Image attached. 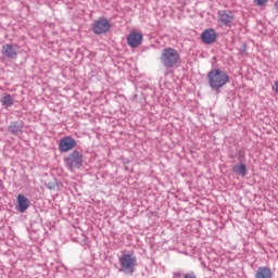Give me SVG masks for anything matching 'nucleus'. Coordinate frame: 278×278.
Instances as JSON below:
<instances>
[{
	"instance_id": "4",
	"label": "nucleus",
	"mask_w": 278,
	"mask_h": 278,
	"mask_svg": "<svg viewBox=\"0 0 278 278\" xmlns=\"http://www.w3.org/2000/svg\"><path fill=\"white\" fill-rule=\"evenodd\" d=\"M65 166L68 170H75V168H81L84 164V154L77 150H74L67 157L64 159Z\"/></svg>"
},
{
	"instance_id": "16",
	"label": "nucleus",
	"mask_w": 278,
	"mask_h": 278,
	"mask_svg": "<svg viewBox=\"0 0 278 278\" xmlns=\"http://www.w3.org/2000/svg\"><path fill=\"white\" fill-rule=\"evenodd\" d=\"M254 3L256 5H265V3H268V0H254Z\"/></svg>"
},
{
	"instance_id": "11",
	"label": "nucleus",
	"mask_w": 278,
	"mask_h": 278,
	"mask_svg": "<svg viewBox=\"0 0 278 278\" xmlns=\"http://www.w3.org/2000/svg\"><path fill=\"white\" fill-rule=\"evenodd\" d=\"M218 21L219 23H223V25H226L227 27H229V25L233 23V14L227 11H219Z\"/></svg>"
},
{
	"instance_id": "10",
	"label": "nucleus",
	"mask_w": 278,
	"mask_h": 278,
	"mask_svg": "<svg viewBox=\"0 0 278 278\" xmlns=\"http://www.w3.org/2000/svg\"><path fill=\"white\" fill-rule=\"evenodd\" d=\"M2 55L12 60L16 59L18 56L16 46L10 43L2 46Z\"/></svg>"
},
{
	"instance_id": "3",
	"label": "nucleus",
	"mask_w": 278,
	"mask_h": 278,
	"mask_svg": "<svg viewBox=\"0 0 278 278\" xmlns=\"http://www.w3.org/2000/svg\"><path fill=\"white\" fill-rule=\"evenodd\" d=\"M137 264L138 258H136V254L134 252L124 253L119 258V266L123 273H129V275H134Z\"/></svg>"
},
{
	"instance_id": "18",
	"label": "nucleus",
	"mask_w": 278,
	"mask_h": 278,
	"mask_svg": "<svg viewBox=\"0 0 278 278\" xmlns=\"http://www.w3.org/2000/svg\"><path fill=\"white\" fill-rule=\"evenodd\" d=\"M185 278H197V275H194L193 273H188L185 275Z\"/></svg>"
},
{
	"instance_id": "9",
	"label": "nucleus",
	"mask_w": 278,
	"mask_h": 278,
	"mask_svg": "<svg viewBox=\"0 0 278 278\" xmlns=\"http://www.w3.org/2000/svg\"><path fill=\"white\" fill-rule=\"evenodd\" d=\"M17 212H21V214H25L27 210H29V199L25 197L24 194L17 195V205H16Z\"/></svg>"
},
{
	"instance_id": "15",
	"label": "nucleus",
	"mask_w": 278,
	"mask_h": 278,
	"mask_svg": "<svg viewBox=\"0 0 278 278\" xmlns=\"http://www.w3.org/2000/svg\"><path fill=\"white\" fill-rule=\"evenodd\" d=\"M232 172L236 175H241V177H247V165H244V164L235 165L232 167Z\"/></svg>"
},
{
	"instance_id": "13",
	"label": "nucleus",
	"mask_w": 278,
	"mask_h": 278,
	"mask_svg": "<svg viewBox=\"0 0 278 278\" xmlns=\"http://www.w3.org/2000/svg\"><path fill=\"white\" fill-rule=\"evenodd\" d=\"M255 278H273V271L268 267H260L255 274Z\"/></svg>"
},
{
	"instance_id": "19",
	"label": "nucleus",
	"mask_w": 278,
	"mask_h": 278,
	"mask_svg": "<svg viewBox=\"0 0 278 278\" xmlns=\"http://www.w3.org/2000/svg\"><path fill=\"white\" fill-rule=\"evenodd\" d=\"M181 277V274H175V278Z\"/></svg>"
},
{
	"instance_id": "2",
	"label": "nucleus",
	"mask_w": 278,
	"mask_h": 278,
	"mask_svg": "<svg viewBox=\"0 0 278 278\" xmlns=\"http://www.w3.org/2000/svg\"><path fill=\"white\" fill-rule=\"evenodd\" d=\"M179 52L174 48H165L161 53V62L165 68H173L179 64Z\"/></svg>"
},
{
	"instance_id": "14",
	"label": "nucleus",
	"mask_w": 278,
	"mask_h": 278,
	"mask_svg": "<svg viewBox=\"0 0 278 278\" xmlns=\"http://www.w3.org/2000/svg\"><path fill=\"white\" fill-rule=\"evenodd\" d=\"M0 101L4 108H11V105H14V98L9 93H3Z\"/></svg>"
},
{
	"instance_id": "7",
	"label": "nucleus",
	"mask_w": 278,
	"mask_h": 278,
	"mask_svg": "<svg viewBox=\"0 0 278 278\" xmlns=\"http://www.w3.org/2000/svg\"><path fill=\"white\" fill-rule=\"evenodd\" d=\"M142 40H143V37L141 33L134 31L127 36V45L131 49H138V47L142 45Z\"/></svg>"
},
{
	"instance_id": "6",
	"label": "nucleus",
	"mask_w": 278,
	"mask_h": 278,
	"mask_svg": "<svg viewBox=\"0 0 278 278\" xmlns=\"http://www.w3.org/2000/svg\"><path fill=\"white\" fill-rule=\"evenodd\" d=\"M75 147H77V141L73 137H63L59 143V151L61 153H68V151H73Z\"/></svg>"
},
{
	"instance_id": "12",
	"label": "nucleus",
	"mask_w": 278,
	"mask_h": 278,
	"mask_svg": "<svg viewBox=\"0 0 278 278\" xmlns=\"http://www.w3.org/2000/svg\"><path fill=\"white\" fill-rule=\"evenodd\" d=\"M9 131L13 136H18L20 134H23V125L18 122H11L9 126Z\"/></svg>"
},
{
	"instance_id": "17",
	"label": "nucleus",
	"mask_w": 278,
	"mask_h": 278,
	"mask_svg": "<svg viewBox=\"0 0 278 278\" xmlns=\"http://www.w3.org/2000/svg\"><path fill=\"white\" fill-rule=\"evenodd\" d=\"M271 88H273L274 92H276V94H278V80H276L274 83V86Z\"/></svg>"
},
{
	"instance_id": "1",
	"label": "nucleus",
	"mask_w": 278,
	"mask_h": 278,
	"mask_svg": "<svg viewBox=\"0 0 278 278\" xmlns=\"http://www.w3.org/2000/svg\"><path fill=\"white\" fill-rule=\"evenodd\" d=\"M208 85L213 90H220L229 84V75L222 70H212L207 74Z\"/></svg>"
},
{
	"instance_id": "5",
	"label": "nucleus",
	"mask_w": 278,
	"mask_h": 278,
	"mask_svg": "<svg viewBox=\"0 0 278 278\" xmlns=\"http://www.w3.org/2000/svg\"><path fill=\"white\" fill-rule=\"evenodd\" d=\"M110 21L108 18L96 20L92 24L93 34L101 36V34H108L110 31Z\"/></svg>"
},
{
	"instance_id": "8",
	"label": "nucleus",
	"mask_w": 278,
	"mask_h": 278,
	"mask_svg": "<svg viewBox=\"0 0 278 278\" xmlns=\"http://www.w3.org/2000/svg\"><path fill=\"white\" fill-rule=\"evenodd\" d=\"M201 40L204 45H214L216 42V31L212 28L205 29L201 34Z\"/></svg>"
}]
</instances>
